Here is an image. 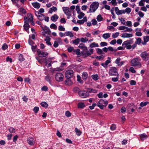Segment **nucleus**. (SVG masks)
Masks as SVG:
<instances>
[{"mask_svg":"<svg viewBox=\"0 0 149 149\" xmlns=\"http://www.w3.org/2000/svg\"><path fill=\"white\" fill-rule=\"evenodd\" d=\"M77 81L81 83H83V81L81 79V77L80 76L78 75L77 76Z\"/></svg>","mask_w":149,"mask_h":149,"instance_id":"obj_53","label":"nucleus"},{"mask_svg":"<svg viewBox=\"0 0 149 149\" xmlns=\"http://www.w3.org/2000/svg\"><path fill=\"white\" fill-rule=\"evenodd\" d=\"M129 70L133 73H134L136 72V71L134 70V68L132 67H131L130 68Z\"/></svg>","mask_w":149,"mask_h":149,"instance_id":"obj_58","label":"nucleus"},{"mask_svg":"<svg viewBox=\"0 0 149 149\" xmlns=\"http://www.w3.org/2000/svg\"><path fill=\"white\" fill-rule=\"evenodd\" d=\"M88 74L86 72H83L82 74V77L83 79L86 80L88 77Z\"/></svg>","mask_w":149,"mask_h":149,"instance_id":"obj_28","label":"nucleus"},{"mask_svg":"<svg viewBox=\"0 0 149 149\" xmlns=\"http://www.w3.org/2000/svg\"><path fill=\"white\" fill-rule=\"evenodd\" d=\"M8 47V45L6 43H4L2 46V49H6Z\"/></svg>","mask_w":149,"mask_h":149,"instance_id":"obj_54","label":"nucleus"},{"mask_svg":"<svg viewBox=\"0 0 149 149\" xmlns=\"http://www.w3.org/2000/svg\"><path fill=\"white\" fill-rule=\"evenodd\" d=\"M40 104L42 107L45 108H47L48 106V104L45 102H42L40 103Z\"/></svg>","mask_w":149,"mask_h":149,"instance_id":"obj_32","label":"nucleus"},{"mask_svg":"<svg viewBox=\"0 0 149 149\" xmlns=\"http://www.w3.org/2000/svg\"><path fill=\"white\" fill-rule=\"evenodd\" d=\"M80 42V39L79 38H77L72 42V43L73 44L75 45H78Z\"/></svg>","mask_w":149,"mask_h":149,"instance_id":"obj_27","label":"nucleus"},{"mask_svg":"<svg viewBox=\"0 0 149 149\" xmlns=\"http://www.w3.org/2000/svg\"><path fill=\"white\" fill-rule=\"evenodd\" d=\"M118 76L116 77H113L111 79V80L113 82H116L118 81L119 77H118V75H117Z\"/></svg>","mask_w":149,"mask_h":149,"instance_id":"obj_48","label":"nucleus"},{"mask_svg":"<svg viewBox=\"0 0 149 149\" xmlns=\"http://www.w3.org/2000/svg\"><path fill=\"white\" fill-rule=\"evenodd\" d=\"M41 89L42 91H48V88L47 86H44L42 87Z\"/></svg>","mask_w":149,"mask_h":149,"instance_id":"obj_63","label":"nucleus"},{"mask_svg":"<svg viewBox=\"0 0 149 149\" xmlns=\"http://www.w3.org/2000/svg\"><path fill=\"white\" fill-rule=\"evenodd\" d=\"M142 40L140 38H138L136 40V41L135 42V43L137 44L138 45H139L140 43H141L142 42Z\"/></svg>","mask_w":149,"mask_h":149,"instance_id":"obj_38","label":"nucleus"},{"mask_svg":"<svg viewBox=\"0 0 149 149\" xmlns=\"http://www.w3.org/2000/svg\"><path fill=\"white\" fill-rule=\"evenodd\" d=\"M57 10V8L56 7H53L50 8L49 10V13H52L53 11L55 12Z\"/></svg>","mask_w":149,"mask_h":149,"instance_id":"obj_29","label":"nucleus"},{"mask_svg":"<svg viewBox=\"0 0 149 149\" xmlns=\"http://www.w3.org/2000/svg\"><path fill=\"white\" fill-rule=\"evenodd\" d=\"M72 81L69 79H67L65 81V84L66 85H70L72 84Z\"/></svg>","mask_w":149,"mask_h":149,"instance_id":"obj_31","label":"nucleus"},{"mask_svg":"<svg viewBox=\"0 0 149 149\" xmlns=\"http://www.w3.org/2000/svg\"><path fill=\"white\" fill-rule=\"evenodd\" d=\"M119 35V33L118 32H116L113 34L112 37L113 38H115L118 36Z\"/></svg>","mask_w":149,"mask_h":149,"instance_id":"obj_51","label":"nucleus"},{"mask_svg":"<svg viewBox=\"0 0 149 149\" xmlns=\"http://www.w3.org/2000/svg\"><path fill=\"white\" fill-rule=\"evenodd\" d=\"M124 11L125 13L126 12L128 14H129L131 11V9L129 8H127L125 9Z\"/></svg>","mask_w":149,"mask_h":149,"instance_id":"obj_52","label":"nucleus"},{"mask_svg":"<svg viewBox=\"0 0 149 149\" xmlns=\"http://www.w3.org/2000/svg\"><path fill=\"white\" fill-rule=\"evenodd\" d=\"M58 29L60 31H65V28L62 25H60L58 27Z\"/></svg>","mask_w":149,"mask_h":149,"instance_id":"obj_46","label":"nucleus"},{"mask_svg":"<svg viewBox=\"0 0 149 149\" xmlns=\"http://www.w3.org/2000/svg\"><path fill=\"white\" fill-rule=\"evenodd\" d=\"M60 22L62 24H65L66 22V21L65 18H62L61 19Z\"/></svg>","mask_w":149,"mask_h":149,"instance_id":"obj_64","label":"nucleus"},{"mask_svg":"<svg viewBox=\"0 0 149 149\" xmlns=\"http://www.w3.org/2000/svg\"><path fill=\"white\" fill-rule=\"evenodd\" d=\"M52 76L47 75L45 77V79L46 81L49 82L50 84H51V81Z\"/></svg>","mask_w":149,"mask_h":149,"instance_id":"obj_18","label":"nucleus"},{"mask_svg":"<svg viewBox=\"0 0 149 149\" xmlns=\"http://www.w3.org/2000/svg\"><path fill=\"white\" fill-rule=\"evenodd\" d=\"M85 106L84 104L83 103L80 102L78 103V107L79 108H82Z\"/></svg>","mask_w":149,"mask_h":149,"instance_id":"obj_44","label":"nucleus"},{"mask_svg":"<svg viewBox=\"0 0 149 149\" xmlns=\"http://www.w3.org/2000/svg\"><path fill=\"white\" fill-rule=\"evenodd\" d=\"M50 27L51 29H56L57 28V26L55 24L53 23L51 24Z\"/></svg>","mask_w":149,"mask_h":149,"instance_id":"obj_43","label":"nucleus"},{"mask_svg":"<svg viewBox=\"0 0 149 149\" xmlns=\"http://www.w3.org/2000/svg\"><path fill=\"white\" fill-rule=\"evenodd\" d=\"M8 130L10 133H15L16 131L15 129L11 127H10Z\"/></svg>","mask_w":149,"mask_h":149,"instance_id":"obj_42","label":"nucleus"},{"mask_svg":"<svg viewBox=\"0 0 149 149\" xmlns=\"http://www.w3.org/2000/svg\"><path fill=\"white\" fill-rule=\"evenodd\" d=\"M32 5L34 8L37 9H39L40 6L39 3L37 2L32 3Z\"/></svg>","mask_w":149,"mask_h":149,"instance_id":"obj_21","label":"nucleus"},{"mask_svg":"<svg viewBox=\"0 0 149 149\" xmlns=\"http://www.w3.org/2000/svg\"><path fill=\"white\" fill-rule=\"evenodd\" d=\"M91 77L95 81H97L99 79L98 75L97 74L92 75Z\"/></svg>","mask_w":149,"mask_h":149,"instance_id":"obj_35","label":"nucleus"},{"mask_svg":"<svg viewBox=\"0 0 149 149\" xmlns=\"http://www.w3.org/2000/svg\"><path fill=\"white\" fill-rule=\"evenodd\" d=\"M19 60L20 61H22L25 60V59L23 57V55L20 54L18 58Z\"/></svg>","mask_w":149,"mask_h":149,"instance_id":"obj_36","label":"nucleus"},{"mask_svg":"<svg viewBox=\"0 0 149 149\" xmlns=\"http://www.w3.org/2000/svg\"><path fill=\"white\" fill-rule=\"evenodd\" d=\"M125 30L124 31L125 32H132V30L131 28H129L128 27H126V28H125Z\"/></svg>","mask_w":149,"mask_h":149,"instance_id":"obj_57","label":"nucleus"},{"mask_svg":"<svg viewBox=\"0 0 149 149\" xmlns=\"http://www.w3.org/2000/svg\"><path fill=\"white\" fill-rule=\"evenodd\" d=\"M88 93H96L97 92V90L93 89V88H88V91H87Z\"/></svg>","mask_w":149,"mask_h":149,"instance_id":"obj_23","label":"nucleus"},{"mask_svg":"<svg viewBox=\"0 0 149 149\" xmlns=\"http://www.w3.org/2000/svg\"><path fill=\"white\" fill-rule=\"evenodd\" d=\"M74 50L73 47H69L68 49V51L69 52H71L72 51L74 52Z\"/></svg>","mask_w":149,"mask_h":149,"instance_id":"obj_56","label":"nucleus"},{"mask_svg":"<svg viewBox=\"0 0 149 149\" xmlns=\"http://www.w3.org/2000/svg\"><path fill=\"white\" fill-rule=\"evenodd\" d=\"M38 55L40 57H44L47 56L48 53L46 52L41 51L40 49L37 50Z\"/></svg>","mask_w":149,"mask_h":149,"instance_id":"obj_9","label":"nucleus"},{"mask_svg":"<svg viewBox=\"0 0 149 149\" xmlns=\"http://www.w3.org/2000/svg\"><path fill=\"white\" fill-rule=\"evenodd\" d=\"M125 11L124 10H119L118 11V12L116 14L118 15H121L123 14H125Z\"/></svg>","mask_w":149,"mask_h":149,"instance_id":"obj_47","label":"nucleus"},{"mask_svg":"<svg viewBox=\"0 0 149 149\" xmlns=\"http://www.w3.org/2000/svg\"><path fill=\"white\" fill-rule=\"evenodd\" d=\"M91 22L93 25H95L97 24V22L96 20L95 19H93L92 20Z\"/></svg>","mask_w":149,"mask_h":149,"instance_id":"obj_62","label":"nucleus"},{"mask_svg":"<svg viewBox=\"0 0 149 149\" xmlns=\"http://www.w3.org/2000/svg\"><path fill=\"white\" fill-rule=\"evenodd\" d=\"M50 40L51 38L48 36L44 40L45 41H46V43L48 45L51 46L52 43L50 42Z\"/></svg>","mask_w":149,"mask_h":149,"instance_id":"obj_22","label":"nucleus"},{"mask_svg":"<svg viewBox=\"0 0 149 149\" xmlns=\"http://www.w3.org/2000/svg\"><path fill=\"white\" fill-rule=\"evenodd\" d=\"M63 9L64 13L67 16V18L69 19L70 17L71 16L72 12L70 10V8L68 7H63Z\"/></svg>","mask_w":149,"mask_h":149,"instance_id":"obj_6","label":"nucleus"},{"mask_svg":"<svg viewBox=\"0 0 149 149\" xmlns=\"http://www.w3.org/2000/svg\"><path fill=\"white\" fill-rule=\"evenodd\" d=\"M74 52L77 55H80L81 54L80 52V49H76L74 50Z\"/></svg>","mask_w":149,"mask_h":149,"instance_id":"obj_39","label":"nucleus"},{"mask_svg":"<svg viewBox=\"0 0 149 149\" xmlns=\"http://www.w3.org/2000/svg\"><path fill=\"white\" fill-rule=\"evenodd\" d=\"M93 49H91L88 50L87 47L82 50L81 52V55L86 57L91 55L93 53Z\"/></svg>","mask_w":149,"mask_h":149,"instance_id":"obj_2","label":"nucleus"},{"mask_svg":"<svg viewBox=\"0 0 149 149\" xmlns=\"http://www.w3.org/2000/svg\"><path fill=\"white\" fill-rule=\"evenodd\" d=\"M100 45L101 47L107 46V43L106 42H102L100 43Z\"/></svg>","mask_w":149,"mask_h":149,"instance_id":"obj_59","label":"nucleus"},{"mask_svg":"<svg viewBox=\"0 0 149 149\" xmlns=\"http://www.w3.org/2000/svg\"><path fill=\"white\" fill-rule=\"evenodd\" d=\"M143 42H141L142 44L143 45H146L147 42L149 41V36H144L143 38Z\"/></svg>","mask_w":149,"mask_h":149,"instance_id":"obj_14","label":"nucleus"},{"mask_svg":"<svg viewBox=\"0 0 149 149\" xmlns=\"http://www.w3.org/2000/svg\"><path fill=\"white\" fill-rule=\"evenodd\" d=\"M84 14L82 12H81L78 16V17L79 19H81L84 16Z\"/></svg>","mask_w":149,"mask_h":149,"instance_id":"obj_49","label":"nucleus"},{"mask_svg":"<svg viewBox=\"0 0 149 149\" xmlns=\"http://www.w3.org/2000/svg\"><path fill=\"white\" fill-rule=\"evenodd\" d=\"M116 128V125L115 124H113L110 127V129L111 130H114Z\"/></svg>","mask_w":149,"mask_h":149,"instance_id":"obj_61","label":"nucleus"},{"mask_svg":"<svg viewBox=\"0 0 149 149\" xmlns=\"http://www.w3.org/2000/svg\"><path fill=\"white\" fill-rule=\"evenodd\" d=\"M110 36V34L109 33H106L103 34L102 35V37L105 39H107Z\"/></svg>","mask_w":149,"mask_h":149,"instance_id":"obj_34","label":"nucleus"},{"mask_svg":"<svg viewBox=\"0 0 149 149\" xmlns=\"http://www.w3.org/2000/svg\"><path fill=\"white\" fill-rule=\"evenodd\" d=\"M58 18V17L56 14H54L51 18V20L53 22H56Z\"/></svg>","mask_w":149,"mask_h":149,"instance_id":"obj_20","label":"nucleus"},{"mask_svg":"<svg viewBox=\"0 0 149 149\" xmlns=\"http://www.w3.org/2000/svg\"><path fill=\"white\" fill-rule=\"evenodd\" d=\"M27 142L31 146L34 145L35 143L34 139L32 137H29L27 138Z\"/></svg>","mask_w":149,"mask_h":149,"instance_id":"obj_11","label":"nucleus"},{"mask_svg":"<svg viewBox=\"0 0 149 149\" xmlns=\"http://www.w3.org/2000/svg\"><path fill=\"white\" fill-rule=\"evenodd\" d=\"M87 17H85L83 18L82 19L77 20V22L80 24H84L85 22H87Z\"/></svg>","mask_w":149,"mask_h":149,"instance_id":"obj_15","label":"nucleus"},{"mask_svg":"<svg viewBox=\"0 0 149 149\" xmlns=\"http://www.w3.org/2000/svg\"><path fill=\"white\" fill-rule=\"evenodd\" d=\"M37 47V45L32 46L31 47V49L33 52H35L36 51V49Z\"/></svg>","mask_w":149,"mask_h":149,"instance_id":"obj_60","label":"nucleus"},{"mask_svg":"<svg viewBox=\"0 0 149 149\" xmlns=\"http://www.w3.org/2000/svg\"><path fill=\"white\" fill-rule=\"evenodd\" d=\"M78 47L81 49H83L86 47L85 45L83 43H80Z\"/></svg>","mask_w":149,"mask_h":149,"instance_id":"obj_37","label":"nucleus"},{"mask_svg":"<svg viewBox=\"0 0 149 149\" xmlns=\"http://www.w3.org/2000/svg\"><path fill=\"white\" fill-rule=\"evenodd\" d=\"M96 19L98 22H100L103 21V18L102 15L100 14L98 15Z\"/></svg>","mask_w":149,"mask_h":149,"instance_id":"obj_26","label":"nucleus"},{"mask_svg":"<svg viewBox=\"0 0 149 149\" xmlns=\"http://www.w3.org/2000/svg\"><path fill=\"white\" fill-rule=\"evenodd\" d=\"M99 6V3L97 2H93L90 6L89 12L90 13H94L98 8Z\"/></svg>","mask_w":149,"mask_h":149,"instance_id":"obj_3","label":"nucleus"},{"mask_svg":"<svg viewBox=\"0 0 149 149\" xmlns=\"http://www.w3.org/2000/svg\"><path fill=\"white\" fill-rule=\"evenodd\" d=\"M65 36H69L71 38L73 37L74 36L73 34L70 31L65 32Z\"/></svg>","mask_w":149,"mask_h":149,"instance_id":"obj_30","label":"nucleus"},{"mask_svg":"<svg viewBox=\"0 0 149 149\" xmlns=\"http://www.w3.org/2000/svg\"><path fill=\"white\" fill-rule=\"evenodd\" d=\"M75 131L76 135L78 136H80L81 134V131L77 128H75Z\"/></svg>","mask_w":149,"mask_h":149,"instance_id":"obj_24","label":"nucleus"},{"mask_svg":"<svg viewBox=\"0 0 149 149\" xmlns=\"http://www.w3.org/2000/svg\"><path fill=\"white\" fill-rule=\"evenodd\" d=\"M133 35L131 33H125L122 34L121 37L123 38H130L132 37Z\"/></svg>","mask_w":149,"mask_h":149,"instance_id":"obj_16","label":"nucleus"},{"mask_svg":"<svg viewBox=\"0 0 149 149\" xmlns=\"http://www.w3.org/2000/svg\"><path fill=\"white\" fill-rule=\"evenodd\" d=\"M55 41L58 43L60 44H62V41L61 39L60 38H58L56 39Z\"/></svg>","mask_w":149,"mask_h":149,"instance_id":"obj_45","label":"nucleus"},{"mask_svg":"<svg viewBox=\"0 0 149 149\" xmlns=\"http://www.w3.org/2000/svg\"><path fill=\"white\" fill-rule=\"evenodd\" d=\"M108 102L106 100H104L102 99H100V100L99 101L98 104H99L102 105H104L105 107H106L108 104Z\"/></svg>","mask_w":149,"mask_h":149,"instance_id":"obj_13","label":"nucleus"},{"mask_svg":"<svg viewBox=\"0 0 149 149\" xmlns=\"http://www.w3.org/2000/svg\"><path fill=\"white\" fill-rule=\"evenodd\" d=\"M43 30L45 31V33L46 34L48 35H50L51 33V31L48 27H47V26H45L43 29Z\"/></svg>","mask_w":149,"mask_h":149,"instance_id":"obj_19","label":"nucleus"},{"mask_svg":"<svg viewBox=\"0 0 149 149\" xmlns=\"http://www.w3.org/2000/svg\"><path fill=\"white\" fill-rule=\"evenodd\" d=\"M73 74V71L72 70H68L65 72V77L67 79H70L72 76Z\"/></svg>","mask_w":149,"mask_h":149,"instance_id":"obj_10","label":"nucleus"},{"mask_svg":"<svg viewBox=\"0 0 149 149\" xmlns=\"http://www.w3.org/2000/svg\"><path fill=\"white\" fill-rule=\"evenodd\" d=\"M141 59L139 57L136 58L132 59L131 61V64L132 66L134 67L138 66L141 67L142 65L140 61Z\"/></svg>","mask_w":149,"mask_h":149,"instance_id":"obj_1","label":"nucleus"},{"mask_svg":"<svg viewBox=\"0 0 149 149\" xmlns=\"http://www.w3.org/2000/svg\"><path fill=\"white\" fill-rule=\"evenodd\" d=\"M149 104V102L148 101H146L145 102H141L140 103L139 105L141 107H143L144 106H146Z\"/></svg>","mask_w":149,"mask_h":149,"instance_id":"obj_25","label":"nucleus"},{"mask_svg":"<svg viewBox=\"0 0 149 149\" xmlns=\"http://www.w3.org/2000/svg\"><path fill=\"white\" fill-rule=\"evenodd\" d=\"M79 95L81 97L86 98L89 96V94L87 91H81L79 92Z\"/></svg>","mask_w":149,"mask_h":149,"instance_id":"obj_7","label":"nucleus"},{"mask_svg":"<svg viewBox=\"0 0 149 149\" xmlns=\"http://www.w3.org/2000/svg\"><path fill=\"white\" fill-rule=\"evenodd\" d=\"M29 24H25L24 25V28L26 31H27L29 28Z\"/></svg>","mask_w":149,"mask_h":149,"instance_id":"obj_41","label":"nucleus"},{"mask_svg":"<svg viewBox=\"0 0 149 149\" xmlns=\"http://www.w3.org/2000/svg\"><path fill=\"white\" fill-rule=\"evenodd\" d=\"M99 47V45L98 44L96 43L95 42L92 43L90 45V47L91 48H93V47Z\"/></svg>","mask_w":149,"mask_h":149,"instance_id":"obj_33","label":"nucleus"},{"mask_svg":"<svg viewBox=\"0 0 149 149\" xmlns=\"http://www.w3.org/2000/svg\"><path fill=\"white\" fill-rule=\"evenodd\" d=\"M109 74L110 76H116L118 75L117 70L115 67H111L110 69Z\"/></svg>","mask_w":149,"mask_h":149,"instance_id":"obj_5","label":"nucleus"},{"mask_svg":"<svg viewBox=\"0 0 149 149\" xmlns=\"http://www.w3.org/2000/svg\"><path fill=\"white\" fill-rule=\"evenodd\" d=\"M97 53L99 54H103L102 50L100 48H97Z\"/></svg>","mask_w":149,"mask_h":149,"instance_id":"obj_50","label":"nucleus"},{"mask_svg":"<svg viewBox=\"0 0 149 149\" xmlns=\"http://www.w3.org/2000/svg\"><path fill=\"white\" fill-rule=\"evenodd\" d=\"M55 78L58 81H62L63 80V75L62 73L58 72L56 74Z\"/></svg>","mask_w":149,"mask_h":149,"instance_id":"obj_8","label":"nucleus"},{"mask_svg":"<svg viewBox=\"0 0 149 149\" xmlns=\"http://www.w3.org/2000/svg\"><path fill=\"white\" fill-rule=\"evenodd\" d=\"M38 19L39 20L42 21L43 20V19H44L45 17V15H44L43 14H40V15L38 16Z\"/></svg>","mask_w":149,"mask_h":149,"instance_id":"obj_40","label":"nucleus"},{"mask_svg":"<svg viewBox=\"0 0 149 149\" xmlns=\"http://www.w3.org/2000/svg\"><path fill=\"white\" fill-rule=\"evenodd\" d=\"M141 140L143 141L148 138V136L145 133L139 135Z\"/></svg>","mask_w":149,"mask_h":149,"instance_id":"obj_17","label":"nucleus"},{"mask_svg":"<svg viewBox=\"0 0 149 149\" xmlns=\"http://www.w3.org/2000/svg\"><path fill=\"white\" fill-rule=\"evenodd\" d=\"M143 60L145 61H148L149 58V53L147 51L143 52L140 55Z\"/></svg>","mask_w":149,"mask_h":149,"instance_id":"obj_4","label":"nucleus"},{"mask_svg":"<svg viewBox=\"0 0 149 149\" xmlns=\"http://www.w3.org/2000/svg\"><path fill=\"white\" fill-rule=\"evenodd\" d=\"M39 109L38 107H35L34 108L33 111L35 113H37L39 110Z\"/></svg>","mask_w":149,"mask_h":149,"instance_id":"obj_55","label":"nucleus"},{"mask_svg":"<svg viewBox=\"0 0 149 149\" xmlns=\"http://www.w3.org/2000/svg\"><path fill=\"white\" fill-rule=\"evenodd\" d=\"M133 42L132 39L124 41L122 44L123 47L125 48V46H127L129 45L132 44Z\"/></svg>","mask_w":149,"mask_h":149,"instance_id":"obj_12","label":"nucleus"}]
</instances>
